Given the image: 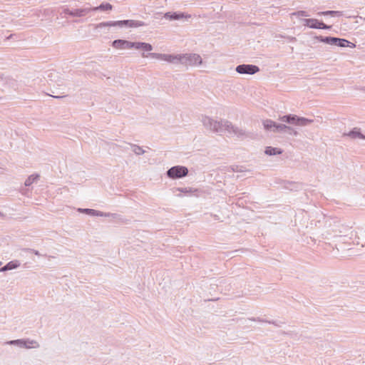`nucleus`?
<instances>
[{"mask_svg": "<svg viewBox=\"0 0 365 365\" xmlns=\"http://www.w3.org/2000/svg\"><path fill=\"white\" fill-rule=\"evenodd\" d=\"M187 169L182 166H175L168 171V175L172 178H181L187 174Z\"/></svg>", "mask_w": 365, "mask_h": 365, "instance_id": "nucleus-1", "label": "nucleus"}, {"mask_svg": "<svg viewBox=\"0 0 365 365\" xmlns=\"http://www.w3.org/2000/svg\"><path fill=\"white\" fill-rule=\"evenodd\" d=\"M290 119L296 120L295 125H306L308 123L312 122V120H308L304 118H299L297 115H284L281 118V120L282 121H286V122H291Z\"/></svg>", "mask_w": 365, "mask_h": 365, "instance_id": "nucleus-2", "label": "nucleus"}, {"mask_svg": "<svg viewBox=\"0 0 365 365\" xmlns=\"http://www.w3.org/2000/svg\"><path fill=\"white\" fill-rule=\"evenodd\" d=\"M304 25L312 29H329L330 26H326L324 23L319 21L315 19H306L304 21Z\"/></svg>", "mask_w": 365, "mask_h": 365, "instance_id": "nucleus-3", "label": "nucleus"}, {"mask_svg": "<svg viewBox=\"0 0 365 365\" xmlns=\"http://www.w3.org/2000/svg\"><path fill=\"white\" fill-rule=\"evenodd\" d=\"M236 71L239 73L254 74L259 71V68L254 65H240L237 67Z\"/></svg>", "mask_w": 365, "mask_h": 365, "instance_id": "nucleus-4", "label": "nucleus"}, {"mask_svg": "<svg viewBox=\"0 0 365 365\" xmlns=\"http://www.w3.org/2000/svg\"><path fill=\"white\" fill-rule=\"evenodd\" d=\"M153 57L159 58L163 61H166L168 62L173 63L176 60L182 61V56H172V55H166V54H160V53H151Z\"/></svg>", "mask_w": 365, "mask_h": 365, "instance_id": "nucleus-5", "label": "nucleus"}, {"mask_svg": "<svg viewBox=\"0 0 365 365\" xmlns=\"http://www.w3.org/2000/svg\"><path fill=\"white\" fill-rule=\"evenodd\" d=\"M182 61H188V64L190 66L197 65V64H200L202 63L200 56L197 54L182 56Z\"/></svg>", "mask_w": 365, "mask_h": 365, "instance_id": "nucleus-6", "label": "nucleus"}, {"mask_svg": "<svg viewBox=\"0 0 365 365\" xmlns=\"http://www.w3.org/2000/svg\"><path fill=\"white\" fill-rule=\"evenodd\" d=\"M108 25H110V26L128 25V26H129L130 27H138V26H143V23L138 22V21H116V22H113V23L109 24Z\"/></svg>", "mask_w": 365, "mask_h": 365, "instance_id": "nucleus-7", "label": "nucleus"}, {"mask_svg": "<svg viewBox=\"0 0 365 365\" xmlns=\"http://www.w3.org/2000/svg\"><path fill=\"white\" fill-rule=\"evenodd\" d=\"M131 42L125 40H115L113 42V46L118 49L132 48Z\"/></svg>", "mask_w": 365, "mask_h": 365, "instance_id": "nucleus-8", "label": "nucleus"}, {"mask_svg": "<svg viewBox=\"0 0 365 365\" xmlns=\"http://www.w3.org/2000/svg\"><path fill=\"white\" fill-rule=\"evenodd\" d=\"M263 124H264V128L267 130L271 129L272 128H275L277 129L282 130V129L287 128V126H285V125H277L274 122H273L270 120H267L264 121Z\"/></svg>", "mask_w": 365, "mask_h": 365, "instance_id": "nucleus-9", "label": "nucleus"}, {"mask_svg": "<svg viewBox=\"0 0 365 365\" xmlns=\"http://www.w3.org/2000/svg\"><path fill=\"white\" fill-rule=\"evenodd\" d=\"M265 153L267 155H276V154H281L282 150L280 149L272 148V147H267L265 150Z\"/></svg>", "mask_w": 365, "mask_h": 365, "instance_id": "nucleus-10", "label": "nucleus"}, {"mask_svg": "<svg viewBox=\"0 0 365 365\" xmlns=\"http://www.w3.org/2000/svg\"><path fill=\"white\" fill-rule=\"evenodd\" d=\"M113 8L112 5L108 4V3H106V4H101L98 7H96L93 9V10H98V9H101V10H106V11H110Z\"/></svg>", "mask_w": 365, "mask_h": 365, "instance_id": "nucleus-11", "label": "nucleus"}, {"mask_svg": "<svg viewBox=\"0 0 365 365\" xmlns=\"http://www.w3.org/2000/svg\"><path fill=\"white\" fill-rule=\"evenodd\" d=\"M322 41L325 42V43H329V44H335V45H336V43H337V42L339 41V38H334V37H327L324 39H322Z\"/></svg>", "mask_w": 365, "mask_h": 365, "instance_id": "nucleus-12", "label": "nucleus"}, {"mask_svg": "<svg viewBox=\"0 0 365 365\" xmlns=\"http://www.w3.org/2000/svg\"><path fill=\"white\" fill-rule=\"evenodd\" d=\"M349 42L345 39H341V38H339V41L336 43V45L341 46V47H345L347 46V44L349 43Z\"/></svg>", "mask_w": 365, "mask_h": 365, "instance_id": "nucleus-13", "label": "nucleus"}, {"mask_svg": "<svg viewBox=\"0 0 365 365\" xmlns=\"http://www.w3.org/2000/svg\"><path fill=\"white\" fill-rule=\"evenodd\" d=\"M141 49H143L146 51H150L153 49V47L149 43H143V46L141 47Z\"/></svg>", "mask_w": 365, "mask_h": 365, "instance_id": "nucleus-14", "label": "nucleus"}, {"mask_svg": "<svg viewBox=\"0 0 365 365\" xmlns=\"http://www.w3.org/2000/svg\"><path fill=\"white\" fill-rule=\"evenodd\" d=\"M293 15L297 16H308L307 13L304 11H299L297 12L294 13Z\"/></svg>", "mask_w": 365, "mask_h": 365, "instance_id": "nucleus-15", "label": "nucleus"}, {"mask_svg": "<svg viewBox=\"0 0 365 365\" xmlns=\"http://www.w3.org/2000/svg\"><path fill=\"white\" fill-rule=\"evenodd\" d=\"M132 48H135L136 49H141V47L143 46V43L138 42V43H133L131 42Z\"/></svg>", "mask_w": 365, "mask_h": 365, "instance_id": "nucleus-16", "label": "nucleus"}, {"mask_svg": "<svg viewBox=\"0 0 365 365\" xmlns=\"http://www.w3.org/2000/svg\"><path fill=\"white\" fill-rule=\"evenodd\" d=\"M349 135H351L353 138H355V137H359V138H365V137L363 136V135H361L360 133L359 132H351Z\"/></svg>", "mask_w": 365, "mask_h": 365, "instance_id": "nucleus-17", "label": "nucleus"}, {"mask_svg": "<svg viewBox=\"0 0 365 365\" xmlns=\"http://www.w3.org/2000/svg\"><path fill=\"white\" fill-rule=\"evenodd\" d=\"M85 212L88 213V214H91V215H96V210H88V209L85 210Z\"/></svg>", "mask_w": 365, "mask_h": 365, "instance_id": "nucleus-18", "label": "nucleus"}, {"mask_svg": "<svg viewBox=\"0 0 365 365\" xmlns=\"http://www.w3.org/2000/svg\"><path fill=\"white\" fill-rule=\"evenodd\" d=\"M335 13H336V11H328L322 12L320 14H322V15H328V14H334Z\"/></svg>", "mask_w": 365, "mask_h": 365, "instance_id": "nucleus-19", "label": "nucleus"}, {"mask_svg": "<svg viewBox=\"0 0 365 365\" xmlns=\"http://www.w3.org/2000/svg\"><path fill=\"white\" fill-rule=\"evenodd\" d=\"M31 183V178H29L26 182H25V185H29Z\"/></svg>", "mask_w": 365, "mask_h": 365, "instance_id": "nucleus-20", "label": "nucleus"}, {"mask_svg": "<svg viewBox=\"0 0 365 365\" xmlns=\"http://www.w3.org/2000/svg\"><path fill=\"white\" fill-rule=\"evenodd\" d=\"M170 18H171V19H176L180 18V16H179V15L171 16H170Z\"/></svg>", "mask_w": 365, "mask_h": 365, "instance_id": "nucleus-21", "label": "nucleus"}, {"mask_svg": "<svg viewBox=\"0 0 365 365\" xmlns=\"http://www.w3.org/2000/svg\"><path fill=\"white\" fill-rule=\"evenodd\" d=\"M290 121H291V122H289L290 123L295 124L296 120H291L290 119Z\"/></svg>", "mask_w": 365, "mask_h": 365, "instance_id": "nucleus-22", "label": "nucleus"}, {"mask_svg": "<svg viewBox=\"0 0 365 365\" xmlns=\"http://www.w3.org/2000/svg\"><path fill=\"white\" fill-rule=\"evenodd\" d=\"M26 346L29 347V348L34 347V346H31V345H26Z\"/></svg>", "mask_w": 365, "mask_h": 365, "instance_id": "nucleus-23", "label": "nucleus"}]
</instances>
